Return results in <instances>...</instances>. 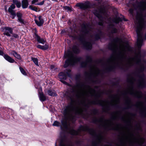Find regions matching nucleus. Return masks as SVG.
<instances>
[{
	"instance_id": "obj_1",
	"label": "nucleus",
	"mask_w": 146,
	"mask_h": 146,
	"mask_svg": "<svg viewBox=\"0 0 146 146\" xmlns=\"http://www.w3.org/2000/svg\"><path fill=\"white\" fill-rule=\"evenodd\" d=\"M109 48L115 53L108 60L109 64L112 66L118 65L123 68L125 65L131 66L136 64L139 65L141 71L146 70V64L142 63L140 61L139 52L134 57L126 60L125 56L127 52L130 50V47L128 44L122 43L117 45L116 43H113L110 44Z\"/></svg>"
},
{
	"instance_id": "obj_22",
	"label": "nucleus",
	"mask_w": 146,
	"mask_h": 146,
	"mask_svg": "<svg viewBox=\"0 0 146 146\" xmlns=\"http://www.w3.org/2000/svg\"><path fill=\"white\" fill-rule=\"evenodd\" d=\"M83 44L87 49H90L92 48V44L90 42H84Z\"/></svg>"
},
{
	"instance_id": "obj_38",
	"label": "nucleus",
	"mask_w": 146,
	"mask_h": 146,
	"mask_svg": "<svg viewBox=\"0 0 146 146\" xmlns=\"http://www.w3.org/2000/svg\"><path fill=\"white\" fill-rule=\"evenodd\" d=\"M12 35L11 36L15 38H19V36L18 35L15 34V33H13L11 34Z\"/></svg>"
},
{
	"instance_id": "obj_53",
	"label": "nucleus",
	"mask_w": 146,
	"mask_h": 146,
	"mask_svg": "<svg viewBox=\"0 0 146 146\" xmlns=\"http://www.w3.org/2000/svg\"><path fill=\"white\" fill-rule=\"evenodd\" d=\"M3 54V52L0 50V55H2Z\"/></svg>"
},
{
	"instance_id": "obj_27",
	"label": "nucleus",
	"mask_w": 146,
	"mask_h": 146,
	"mask_svg": "<svg viewBox=\"0 0 146 146\" xmlns=\"http://www.w3.org/2000/svg\"><path fill=\"white\" fill-rule=\"evenodd\" d=\"M31 59L36 65L38 66V60L37 58L32 57Z\"/></svg>"
},
{
	"instance_id": "obj_10",
	"label": "nucleus",
	"mask_w": 146,
	"mask_h": 146,
	"mask_svg": "<svg viewBox=\"0 0 146 146\" xmlns=\"http://www.w3.org/2000/svg\"><path fill=\"white\" fill-rule=\"evenodd\" d=\"M128 92L130 94L134 95L138 98H140L142 96V93L141 92L134 90L132 86L129 89Z\"/></svg>"
},
{
	"instance_id": "obj_2",
	"label": "nucleus",
	"mask_w": 146,
	"mask_h": 146,
	"mask_svg": "<svg viewBox=\"0 0 146 146\" xmlns=\"http://www.w3.org/2000/svg\"><path fill=\"white\" fill-rule=\"evenodd\" d=\"M145 17H143L142 14L137 13L135 21L137 27L136 32L137 39V46L138 48H140L142 45L143 38L141 31L145 26Z\"/></svg>"
},
{
	"instance_id": "obj_49",
	"label": "nucleus",
	"mask_w": 146,
	"mask_h": 146,
	"mask_svg": "<svg viewBox=\"0 0 146 146\" xmlns=\"http://www.w3.org/2000/svg\"><path fill=\"white\" fill-rule=\"evenodd\" d=\"M38 1V0H33L32 1V4H34L36 2H37Z\"/></svg>"
},
{
	"instance_id": "obj_50",
	"label": "nucleus",
	"mask_w": 146,
	"mask_h": 146,
	"mask_svg": "<svg viewBox=\"0 0 146 146\" xmlns=\"http://www.w3.org/2000/svg\"><path fill=\"white\" fill-rule=\"evenodd\" d=\"M44 1H42V2H41L40 3H39L37 5H43L44 4Z\"/></svg>"
},
{
	"instance_id": "obj_34",
	"label": "nucleus",
	"mask_w": 146,
	"mask_h": 146,
	"mask_svg": "<svg viewBox=\"0 0 146 146\" xmlns=\"http://www.w3.org/2000/svg\"><path fill=\"white\" fill-rule=\"evenodd\" d=\"M81 129L84 131H86L88 130V128L86 126H82Z\"/></svg>"
},
{
	"instance_id": "obj_29",
	"label": "nucleus",
	"mask_w": 146,
	"mask_h": 146,
	"mask_svg": "<svg viewBox=\"0 0 146 146\" xmlns=\"http://www.w3.org/2000/svg\"><path fill=\"white\" fill-rule=\"evenodd\" d=\"M78 6H80L83 9H86L88 7V5L86 4H80L78 5Z\"/></svg>"
},
{
	"instance_id": "obj_15",
	"label": "nucleus",
	"mask_w": 146,
	"mask_h": 146,
	"mask_svg": "<svg viewBox=\"0 0 146 146\" xmlns=\"http://www.w3.org/2000/svg\"><path fill=\"white\" fill-rule=\"evenodd\" d=\"M35 38L39 43L42 44H44L46 41V40L41 38L39 36L36 34H35Z\"/></svg>"
},
{
	"instance_id": "obj_17",
	"label": "nucleus",
	"mask_w": 146,
	"mask_h": 146,
	"mask_svg": "<svg viewBox=\"0 0 146 146\" xmlns=\"http://www.w3.org/2000/svg\"><path fill=\"white\" fill-rule=\"evenodd\" d=\"M145 84L144 79L143 78H141L138 81V85L139 87L143 88Z\"/></svg>"
},
{
	"instance_id": "obj_40",
	"label": "nucleus",
	"mask_w": 146,
	"mask_h": 146,
	"mask_svg": "<svg viewBox=\"0 0 146 146\" xmlns=\"http://www.w3.org/2000/svg\"><path fill=\"white\" fill-rule=\"evenodd\" d=\"M48 48V45L47 44H45L44 45L42 46V50H46Z\"/></svg>"
},
{
	"instance_id": "obj_13",
	"label": "nucleus",
	"mask_w": 146,
	"mask_h": 146,
	"mask_svg": "<svg viewBox=\"0 0 146 146\" xmlns=\"http://www.w3.org/2000/svg\"><path fill=\"white\" fill-rule=\"evenodd\" d=\"M66 75H68V73L66 72L64 73L61 72L59 74V77L60 79V81L64 84H66V83L63 80L66 79Z\"/></svg>"
},
{
	"instance_id": "obj_8",
	"label": "nucleus",
	"mask_w": 146,
	"mask_h": 146,
	"mask_svg": "<svg viewBox=\"0 0 146 146\" xmlns=\"http://www.w3.org/2000/svg\"><path fill=\"white\" fill-rule=\"evenodd\" d=\"M62 126L66 129H68L69 132L72 135H76L78 133L72 129H70L68 127V124L66 121H62Z\"/></svg>"
},
{
	"instance_id": "obj_59",
	"label": "nucleus",
	"mask_w": 146,
	"mask_h": 146,
	"mask_svg": "<svg viewBox=\"0 0 146 146\" xmlns=\"http://www.w3.org/2000/svg\"><path fill=\"white\" fill-rule=\"evenodd\" d=\"M69 72H70V70H68Z\"/></svg>"
},
{
	"instance_id": "obj_11",
	"label": "nucleus",
	"mask_w": 146,
	"mask_h": 146,
	"mask_svg": "<svg viewBox=\"0 0 146 146\" xmlns=\"http://www.w3.org/2000/svg\"><path fill=\"white\" fill-rule=\"evenodd\" d=\"M102 125L105 127H110L112 124L110 120H105L102 119L100 121Z\"/></svg>"
},
{
	"instance_id": "obj_26",
	"label": "nucleus",
	"mask_w": 146,
	"mask_h": 146,
	"mask_svg": "<svg viewBox=\"0 0 146 146\" xmlns=\"http://www.w3.org/2000/svg\"><path fill=\"white\" fill-rule=\"evenodd\" d=\"M13 2L14 4L16 5L17 7L18 8H19L21 7V3L17 0H13Z\"/></svg>"
},
{
	"instance_id": "obj_43",
	"label": "nucleus",
	"mask_w": 146,
	"mask_h": 146,
	"mask_svg": "<svg viewBox=\"0 0 146 146\" xmlns=\"http://www.w3.org/2000/svg\"><path fill=\"white\" fill-rule=\"evenodd\" d=\"M117 32V30L115 28H113L111 30V32L112 33H115Z\"/></svg>"
},
{
	"instance_id": "obj_20",
	"label": "nucleus",
	"mask_w": 146,
	"mask_h": 146,
	"mask_svg": "<svg viewBox=\"0 0 146 146\" xmlns=\"http://www.w3.org/2000/svg\"><path fill=\"white\" fill-rule=\"evenodd\" d=\"M137 106L140 109L144 110L145 108V105L144 103L141 102H139L136 104Z\"/></svg>"
},
{
	"instance_id": "obj_23",
	"label": "nucleus",
	"mask_w": 146,
	"mask_h": 146,
	"mask_svg": "<svg viewBox=\"0 0 146 146\" xmlns=\"http://www.w3.org/2000/svg\"><path fill=\"white\" fill-rule=\"evenodd\" d=\"M8 11L12 15V19H14L16 15V13L15 11L10 8H9Z\"/></svg>"
},
{
	"instance_id": "obj_3",
	"label": "nucleus",
	"mask_w": 146,
	"mask_h": 146,
	"mask_svg": "<svg viewBox=\"0 0 146 146\" xmlns=\"http://www.w3.org/2000/svg\"><path fill=\"white\" fill-rule=\"evenodd\" d=\"M76 95L79 98L85 96H97V92L94 89L89 86H86L84 85L79 84L76 88Z\"/></svg>"
},
{
	"instance_id": "obj_28",
	"label": "nucleus",
	"mask_w": 146,
	"mask_h": 146,
	"mask_svg": "<svg viewBox=\"0 0 146 146\" xmlns=\"http://www.w3.org/2000/svg\"><path fill=\"white\" fill-rule=\"evenodd\" d=\"M91 58L90 57H88L87 59V61H86V62H84L83 63H82V67H85V66L86 64H87V62H90L91 61Z\"/></svg>"
},
{
	"instance_id": "obj_16",
	"label": "nucleus",
	"mask_w": 146,
	"mask_h": 146,
	"mask_svg": "<svg viewBox=\"0 0 146 146\" xmlns=\"http://www.w3.org/2000/svg\"><path fill=\"white\" fill-rule=\"evenodd\" d=\"M138 8L141 10H146V2H141L138 5Z\"/></svg>"
},
{
	"instance_id": "obj_45",
	"label": "nucleus",
	"mask_w": 146,
	"mask_h": 146,
	"mask_svg": "<svg viewBox=\"0 0 146 146\" xmlns=\"http://www.w3.org/2000/svg\"><path fill=\"white\" fill-rule=\"evenodd\" d=\"M36 46L38 48L42 50V46H41L40 45L38 44Z\"/></svg>"
},
{
	"instance_id": "obj_6",
	"label": "nucleus",
	"mask_w": 146,
	"mask_h": 146,
	"mask_svg": "<svg viewBox=\"0 0 146 146\" xmlns=\"http://www.w3.org/2000/svg\"><path fill=\"white\" fill-rule=\"evenodd\" d=\"M89 132L90 134L94 136L96 138V141L93 143L92 146H97L101 144V142L103 141V137L102 135H97L95 131L93 129L90 130Z\"/></svg>"
},
{
	"instance_id": "obj_14",
	"label": "nucleus",
	"mask_w": 146,
	"mask_h": 146,
	"mask_svg": "<svg viewBox=\"0 0 146 146\" xmlns=\"http://www.w3.org/2000/svg\"><path fill=\"white\" fill-rule=\"evenodd\" d=\"M39 21L37 20L36 19H35V21L36 25L39 26H40L43 25L44 22V21L42 18V17L40 16L38 17Z\"/></svg>"
},
{
	"instance_id": "obj_55",
	"label": "nucleus",
	"mask_w": 146,
	"mask_h": 146,
	"mask_svg": "<svg viewBox=\"0 0 146 146\" xmlns=\"http://www.w3.org/2000/svg\"><path fill=\"white\" fill-rule=\"evenodd\" d=\"M99 24L101 25H103V24H102V23H99Z\"/></svg>"
},
{
	"instance_id": "obj_46",
	"label": "nucleus",
	"mask_w": 146,
	"mask_h": 146,
	"mask_svg": "<svg viewBox=\"0 0 146 146\" xmlns=\"http://www.w3.org/2000/svg\"><path fill=\"white\" fill-rule=\"evenodd\" d=\"M15 8V6L14 4L12 5L10 7H9V8H10L11 9H14Z\"/></svg>"
},
{
	"instance_id": "obj_24",
	"label": "nucleus",
	"mask_w": 146,
	"mask_h": 146,
	"mask_svg": "<svg viewBox=\"0 0 146 146\" xmlns=\"http://www.w3.org/2000/svg\"><path fill=\"white\" fill-rule=\"evenodd\" d=\"M39 96L40 101H44L46 100V97L42 93H40Z\"/></svg>"
},
{
	"instance_id": "obj_37",
	"label": "nucleus",
	"mask_w": 146,
	"mask_h": 146,
	"mask_svg": "<svg viewBox=\"0 0 146 146\" xmlns=\"http://www.w3.org/2000/svg\"><path fill=\"white\" fill-rule=\"evenodd\" d=\"M18 21L22 24H24V20L21 18V17L18 18Z\"/></svg>"
},
{
	"instance_id": "obj_5",
	"label": "nucleus",
	"mask_w": 146,
	"mask_h": 146,
	"mask_svg": "<svg viewBox=\"0 0 146 146\" xmlns=\"http://www.w3.org/2000/svg\"><path fill=\"white\" fill-rule=\"evenodd\" d=\"M64 57L68 59L65 61L64 65L65 67H66L69 64L73 65L79 60L78 58L73 56L72 52L70 51H68L67 53H65Z\"/></svg>"
},
{
	"instance_id": "obj_57",
	"label": "nucleus",
	"mask_w": 146,
	"mask_h": 146,
	"mask_svg": "<svg viewBox=\"0 0 146 146\" xmlns=\"http://www.w3.org/2000/svg\"><path fill=\"white\" fill-rule=\"evenodd\" d=\"M145 38L146 39V34L145 35Z\"/></svg>"
},
{
	"instance_id": "obj_58",
	"label": "nucleus",
	"mask_w": 146,
	"mask_h": 146,
	"mask_svg": "<svg viewBox=\"0 0 146 146\" xmlns=\"http://www.w3.org/2000/svg\"><path fill=\"white\" fill-rule=\"evenodd\" d=\"M110 25L111 27H112V25L111 24H110Z\"/></svg>"
},
{
	"instance_id": "obj_39",
	"label": "nucleus",
	"mask_w": 146,
	"mask_h": 146,
	"mask_svg": "<svg viewBox=\"0 0 146 146\" xmlns=\"http://www.w3.org/2000/svg\"><path fill=\"white\" fill-rule=\"evenodd\" d=\"M64 8L65 10L68 11H71L72 10L71 8L69 7L66 6L64 7Z\"/></svg>"
},
{
	"instance_id": "obj_4",
	"label": "nucleus",
	"mask_w": 146,
	"mask_h": 146,
	"mask_svg": "<svg viewBox=\"0 0 146 146\" xmlns=\"http://www.w3.org/2000/svg\"><path fill=\"white\" fill-rule=\"evenodd\" d=\"M125 141L128 143L132 144L137 143L139 145L143 144L144 141V139L139 135L135 136L131 131L128 130L125 136Z\"/></svg>"
},
{
	"instance_id": "obj_56",
	"label": "nucleus",
	"mask_w": 146,
	"mask_h": 146,
	"mask_svg": "<svg viewBox=\"0 0 146 146\" xmlns=\"http://www.w3.org/2000/svg\"><path fill=\"white\" fill-rule=\"evenodd\" d=\"M105 146H110L109 145H108Z\"/></svg>"
},
{
	"instance_id": "obj_47",
	"label": "nucleus",
	"mask_w": 146,
	"mask_h": 146,
	"mask_svg": "<svg viewBox=\"0 0 146 146\" xmlns=\"http://www.w3.org/2000/svg\"><path fill=\"white\" fill-rule=\"evenodd\" d=\"M82 31L84 33H87V32L86 31V27H85V28Z\"/></svg>"
},
{
	"instance_id": "obj_36",
	"label": "nucleus",
	"mask_w": 146,
	"mask_h": 146,
	"mask_svg": "<svg viewBox=\"0 0 146 146\" xmlns=\"http://www.w3.org/2000/svg\"><path fill=\"white\" fill-rule=\"evenodd\" d=\"M53 126H59L60 125V123L57 121H55L53 124Z\"/></svg>"
},
{
	"instance_id": "obj_42",
	"label": "nucleus",
	"mask_w": 146,
	"mask_h": 146,
	"mask_svg": "<svg viewBox=\"0 0 146 146\" xmlns=\"http://www.w3.org/2000/svg\"><path fill=\"white\" fill-rule=\"evenodd\" d=\"M17 16L18 17V18H19L21 17V16H22V15L20 13H17Z\"/></svg>"
},
{
	"instance_id": "obj_19",
	"label": "nucleus",
	"mask_w": 146,
	"mask_h": 146,
	"mask_svg": "<svg viewBox=\"0 0 146 146\" xmlns=\"http://www.w3.org/2000/svg\"><path fill=\"white\" fill-rule=\"evenodd\" d=\"M10 54L13 55L15 57L19 59H21V57L20 55L14 51H12L10 52Z\"/></svg>"
},
{
	"instance_id": "obj_25",
	"label": "nucleus",
	"mask_w": 146,
	"mask_h": 146,
	"mask_svg": "<svg viewBox=\"0 0 146 146\" xmlns=\"http://www.w3.org/2000/svg\"><path fill=\"white\" fill-rule=\"evenodd\" d=\"M48 94L51 96H56V92L54 90H48Z\"/></svg>"
},
{
	"instance_id": "obj_7",
	"label": "nucleus",
	"mask_w": 146,
	"mask_h": 146,
	"mask_svg": "<svg viewBox=\"0 0 146 146\" xmlns=\"http://www.w3.org/2000/svg\"><path fill=\"white\" fill-rule=\"evenodd\" d=\"M67 110L68 112H70L71 111H73L78 113H80L82 111V109L79 107L76 106L74 102L71 103V104L68 107Z\"/></svg>"
},
{
	"instance_id": "obj_54",
	"label": "nucleus",
	"mask_w": 146,
	"mask_h": 146,
	"mask_svg": "<svg viewBox=\"0 0 146 146\" xmlns=\"http://www.w3.org/2000/svg\"><path fill=\"white\" fill-rule=\"evenodd\" d=\"M50 68L51 69H53L54 68V66H53L51 65L50 66Z\"/></svg>"
},
{
	"instance_id": "obj_33",
	"label": "nucleus",
	"mask_w": 146,
	"mask_h": 146,
	"mask_svg": "<svg viewBox=\"0 0 146 146\" xmlns=\"http://www.w3.org/2000/svg\"><path fill=\"white\" fill-rule=\"evenodd\" d=\"M73 50L75 53H76L78 52V49L76 46H74L73 47Z\"/></svg>"
},
{
	"instance_id": "obj_18",
	"label": "nucleus",
	"mask_w": 146,
	"mask_h": 146,
	"mask_svg": "<svg viewBox=\"0 0 146 146\" xmlns=\"http://www.w3.org/2000/svg\"><path fill=\"white\" fill-rule=\"evenodd\" d=\"M4 57L6 60L10 63H13L15 62L14 60L7 54H5Z\"/></svg>"
},
{
	"instance_id": "obj_35",
	"label": "nucleus",
	"mask_w": 146,
	"mask_h": 146,
	"mask_svg": "<svg viewBox=\"0 0 146 146\" xmlns=\"http://www.w3.org/2000/svg\"><path fill=\"white\" fill-rule=\"evenodd\" d=\"M29 8L31 10L35 11H36L37 10V8L36 7H33L31 5H30L29 6Z\"/></svg>"
},
{
	"instance_id": "obj_31",
	"label": "nucleus",
	"mask_w": 146,
	"mask_h": 146,
	"mask_svg": "<svg viewBox=\"0 0 146 146\" xmlns=\"http://www.w3.org/2000/svg\"><path fill=\"white\" fill-rule=\"evenodd\" d=\"M19 69L21 72L23 74L25 75H26V72L24 70L23 68L20 67H19Z\"/></svg>"
},
{
	"instance_id": "obj_32",
	"label": "nucleus",
	"mask_w": 146,
	"mask_h": 146,
	"mask_svg": "<svg viewBox=\"0 0 146 146\" xmlns=\"http://www.w3.org/2000/svg\"><path fill=\"white\" fill-rule=\"evenodd\" d=\"M119 101V100L118 99L117 100H113V102H111L110 103V104H111V105H114L117 104Z\"/></svg>"
},
{
	"instance_id": "obj_12",
	"label": "nucleus",
	"mask_w": 146,
	"mask_h": 146,
	"mask_svg": "<svg viewBox=\"0 0 146 146\" xmlns=\"http://www.w3.org/2000/svg\"><path fill=\"white\" fill-rule=\"evenodd\" d=\"M91 71L92 74L94 76H96L100 73V71L95 66H92L91 68Z\"/></svg>"
},
{
	"instance_id": "obj_52",
	"label": "nucleus",
	"mask_w": 146,
	"mask_h": 146,
	"mask_svg": "<svg viewBox=\"0 0 146 146\" xmlns=\"http://www.w3.org/2000/svg\"><path fill=\"white\" fill-rule=\"evenodd\" d=\"M60 146H66V145L64 144L61 143L60 144Z\"/></svg>"
},
{
	"instance_id": "obj_9",
	"label": "nucleus",
	"mask_w": 146,
	"mask_h": 146,
	"mask_svg": "<svg viewBox=\"0 0 146 146\" xmlns=\"http://www.w3.org/2000/svg\"><path fill=\"white\" fill-rule=\"evenodd\" d=\"M3 31L4 35L8 36H11L13 32V29L9 27H5L3 28Z\"/></svg>"
},
{
	"instance_id": "obj_21",
	"label": "nucleus",
	"mask_w": 146,
	"mask_h": 146,
	"mask_svg": "<svg viewBox=\"0 0 146 146\" xmlns=\"http://www.w3.org/2000/svg\"><path fill=\"white\" fill-rule=\"evenodd\" d=\"M22 3V7L23 8L25 9L29 5L28 0H23Z\"/></svg>"
},
{
	"instance_id": "obj_30",
	"label": "nucleus",
	"mask_w": 146,
	"mask_h": 146,
	"mask_svg": "<svg viewBox=\"0 0 146 146\" xmlns=\"http://www.w3.org/2000/svg\"><path fill=\"white\" fill-rule=\"evenodd\" d=\"M121 21V19L120 18L118 17H116V18H114L113 20V22L116 23H118L119 21Z\"/></svg>"
},
{
	"instance_id": "obj_48",
	"label": "nucleus",
	"mask_w": 146,
	"mask_h": 146,
	"mask_svg": "<svg viewBox=\"0 0 146 146\" xmlns=\"http://www.w3.org/2000/svg\"><path fill=\"white\" fill-rule=\"evenodd\" d=\"M94 14L96 15V16L97 17H99V14H100V13H96V12H94Z\"/></svg>"
},
{
	"instance_id": "obj_41",
	"label": "nucleus",
	"mask_w": 146,
	"mask_h": 146,
	"mask_svg": "<svg viewBox=\"0 0 146 146\" xmlns=\"http://www.w3.org/2000/svg\"><path fill=\"white\" fill-rule=\"evenodd\" d=\"M128 81L131 84H132L134 82V80L133 78H131Z\"/></svg>"
},
{
	"instance_id": "obj_51",
	"label": "nucleus",
	"mask_w": 146,
	"mask_h": 146,
	"mask_svg": "<svg viewBox=\"0 0 146 146\" xmlns=\"http://www.w3.org/2000/svg\"><path fill=\"white\" fill-rule=\"evenodd\" d=\"M129 12L130 13L132 14L133 12V10L132 9H131L129 10Z\"/></svg>"
},
{
	"instance_id": "obj_44",
	"label": "nucleus",
	"mask_w": 146,
	"mask_h": 146,
	"mask_svg": "<svg viewBox=\"0 0 146 146\" xmlns=\"http://www.w3.org/2000/svg\"><path fill=\"white\" fill-rule=\"evenodd\" d=\"M102 102H103L102 104L103 106H106L109 104L108 102H106L105 101H102Z\"/></svg>"
}]
</instances>
